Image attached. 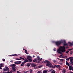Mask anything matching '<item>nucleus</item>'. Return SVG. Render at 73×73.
Segmentation results:
<instances>
[{
	"label": "nucleus",
	"instance_id": "58836bf2",
	"mask_svg": "<svg viewBox=\"0 0 73 73\" xmlns=\"http://www.w3.org/2000/svg\"><path fill=\"white\" fill-rule=\"evenodd\" d=\"M64 42V44L65 43H66V41H65V40H64L63 41Z\"/></svg>",
	"mask_w": 73,
	"mask_h": 73
},
{
	"label": "nucleus",
	"instance_id": "f03ea898",
	"mask_svg": "<svg viewBox=\"0 0 73 73\" xmlns=\"http://www.w3.org/2000/svg\"><path fill=\"white\" fill-rule=\"evenodd\" d=\"M45 62H47L46 64V66H48L49 68H55V66L54 65V66H53L52 64L50 63V62L48 61V60H46V61Z\"/></svg>",
	"mask_w": 73,
	"mask_h": 73
},
{
	"label": "nucleus",
	"instance_id": "c9c22d12",
	"mask_svg": "<svg viewBox=\"0 0 73 73\" xmlns=\"http://www.w3.org/2000/svg\"><path fill=\"white\" fill-rule=\"evenodd\" d=\"M2 60H3V61L4 62V61H5V59H2Z\"/></svg>",
	"mask_w": 73,
	"mask_h": 73
},
{
	"label": "nucleus",
	"instance_id": "09e8293b",
	"mask_svg": "<svg viewBox=\"0 0 73 73\" xmlns=\"http://www.w3.org/2000/svg\"><path fill=\"white\" fill-rule=\"evenodd\" d=\"M64 45H65H65H66V43H64Z\"/></svg>",
	"mask_w": 73,
	"mask_h": 73
},
{
	"label": "nucleus",
	"instance_id": "cd10ccee",
	"mask_svg": "<svg viewBox=\"0 0 73 73\" xmlns=\"http://www.w3.org/2000/svg\"><path fill=\"white\" fill-rule=\"evenodd\" d=\"M32 72H33V71L32 70L30 69V73H32Z\"/></svg>",
	"mask_w": 73,
	"mask_h": 73
},
{
	"label": "nucleus",
	"instance_id": "69168bd1",
	"mask_svg": "<svg viewBox=\"0 0 73 73\" xmlns=\"http://www.w3.org/2000/svg\"><path fill=\"white\" fill-rule=\"evenodd\" d=\"M3 73H7V72H3Z\"/></svg>",
	"mask_w": 73,
	"mask_h": 73
},
{
	"label": "nucleus",
	"instance_id": "6e6552de",
	"mask_svg": "<svg viewBox=\"0 0 73 73\" xmlns=\"http://www.w3.org/2000/svg\"><path fill=\"white\" fill-rule=\"evenodd\" d=\"M68 44H70L69 46H73V44L72 43L69 42H68Z\"/></svg>",
	"mask_w": 73,
	"mask_h": 73
},
{
	"label": "nucleus",
	"instance_id": "a18cd8bd",
	"mask_svg": "<svg viewBox=\"0 0 73 73\" xmlns=\"http://www.w3.org/2000/svg\"><path fill=\"white\" fill-rule=\"evenodd\" d=\"M52 70H53V69H50V72H51V71H52Z\"/></svg>",
	"mask_w": 73,
	"mask_h": 73
},
{
	"label": "nucleus",
	"instance_id": "13d9d810",
	"mask_svg": "<svg viewBox=\"0 0 73 73\" xmlns=\"http://www.w3.org/2000/svg\"><path fill=\"white\" fill-rule=\"evenodd\" d=\"M64 58H67V56H64Z\"/></svg>",
	"mask_w": 73,
	"mask_h": 73
},
{
	"label": "nucleus",
	"instance_id": "4c0bfd02",
	"mask_svg": "<svg viewBox=\"0 0 73 73\" xmlns=\"http://www.w3.org/2000/svg\"><path fill=\"white\" fill-rule=\"evenodd\" d=\"M73 62H71L70 63V64H72V65H73Z\"/></svg>",
	"mask_w": 73,
	"mask_h": 73
},
{
	"label": "nucleus",
	"instance_id": "ddd939ff",
	"mask_svg": "<svg viewBox=\"0 0 73 73\" xmlns=\"http://www.w3.org/2000/svg\"><path fill=\"white\" fill-rule=\"evenodd\" d=\"M27 58H29V59H30V58H32V57L29 56H27Z\"/></svg>",
	"mask_w": 73,
	"mask_h": 73
},
{
	"label": "nucleus",
	"instance_id": "603ef678",
	"mask_svg": "<svg viewBox=\"0 0 73 73\" xmlns=\"http://www.w3.org/2000/svg\"><path fill=\"white\" fill-rule=\"evenodd\" d=\"M6 73H10V72H9V71H8L6 72Z\"/></svg>",
	"mask_w": 73,
	"mask_h": 73
},
{
	"label": "nucleus",
	"instance_id": "c03bdc74",
	"mask_svg": "<svg viewBox=\"0 0 73 73\" xmlns=\"http://www.w3.org/2000/svg\"><path fill=\"white\" fill-rule=\"evenodd\" d=\"M2 67V66H0V69H2V68H1Z\"/></svg>",
	"mask_w": 73,
	"mask_h": 73
},
{
	"label": "nucleus",
	"instance_id": "9b49d317",
	"mask_svg": "<svg viewBox=\"0 0 73 73\" xmlns=\"http://www.w3.org/2000/svg\"><path fill=\"white\" fill-rule=\"evenodd\" d=\"M12 69H13V71L14 72H15V71L16 70V68H15V67H12Z\"/></svg>",
	"mask_w": 73,
	"mask_h": 73
},
{
	"label": "nucleus",
	"instance_id": "bf43d9fd",
	"mask_svg": "<svg viewBox=\"0 0 73 73\" xmlns=\"http://www.w3.org/2000/svg\"><path fill=\"white\" fill-rule=\"evenodd\" d=\"M17 73H20L19 71H17Z\"/></svg>",
	"mask_w": 73,
	"mask_h": 73
},
{
	"label": "nucleus",
	"instance_id": "7ed1b4c3",
	"mask_svg": "<svg viewBox=\"0 0 73 73\" xmlns=\"http://www.w3.org/2000/svg\"><path fill=\"white\" fill-rule=\"evenodd\" d=\"M62 43H63V41H62V40L57 41L55 42L56 45V46H58L60 45H61Z\"/></svg>",
	"mask_w": 73,
	"mask_h": 73
},
{
	"label": "nucleus",
	"instance_id": "72a5a7b5",
	"mask_svg": "<svg viewBox=\"0 0 73 73\" xmlns=\"http://www.w3.org/2000/svg\"><path fill=\"white\" fill-rule=\"evenodd\" d=\"M73 52V51H71L70 52V54H72Z\"/></svg>",
	"mask_w": 73,
	"mask_h": 73
},
{
	"label": "nucleus",
	"instance_id": "393cba45",
	"mask_svg": "<svg viewBox=\"0 0 73 73\" xmlns=\"http://www.w3.org/2000/svg\"><path fill=\"white\" fill-rule=\"evenodd\" d=\"M70 58V57H69L68 58H67L66 59V60H67V61H69Z\"/></svg>",
	"mask_w": 73,
	"mask_h": 73
},
{
	"label": "nucleus",
	"instance_id": "0e129e2a",
	"mask_svg": "<svg viewBox=\"0 0 73 73\" xmlns=\"http://www.w3.org/2000/svg\"><path fill=\"white\" fill-rule=\"evenodd\" d=\"M33 57H35V56L33 55Z\"/></svg>",
	"mask_w": 73,
	"mask_h": 73
},
{
	"label": "nucleus",
	"instance_id": "680f3d73",
	"mask_svg": "<svg viewBox=\"0 0 73 73\" xmlns=\"http://www.w3.org/2000/svg\"><path fill=\"white\" fill-rule=\"evenodd\" d=\"M63 55L62 54L60 55V56H62Z\"/></svg>",
	"mask_w": 73,
	"mask_h": 73
},
{
	"label": "nucleus",
	"instance_id": "7c9ffc66",
	"mask_svg": "<svg viewBox=\"0 0 73 73\" xmlns=\"http://www.w3.org/2000/svg\"><path fill=\"white\" fill-rule=\"evenodd\" d=\"M64 59H60V61L61 62V61H64Z\"/></svg>",
	"mask_w": 73,
	"mask_h": 73
},
{
	"label": "nucleus",
	"instance_id": "a878e982",
	"mask_svg": "<svg viewBox=\"0 0 73 73\" xmlns=\"http://www.w3.org/2000/svg\"><path fill=\"white\" fill-rule=\"evenodd\" d=\"M12 66H13L14 68H15L16 66V64H13Z\"/></svg>",
	"mask_w": 73,
	"mask_h": 73
},
{
	"label": "nucleus",
	"instance_id": "423d86ee",
	"mask_svg": "<svg viewBox=\"0 0 73 73\" xmlns=\"http://www.w3.org/2000/svg\"><path fill=\"white\" fill-rule=\"evenodd\" d=\"M21 62H22L21 61H17V62H15L14 63L15 64H20Z\"/></svg>",
	"mask_w": 73,
	"mask_h": 73
},
{
	"label": "nucleus",
	"instance_id": "a19ab883",
	"mask_svg": "<svg viewBox=\"0 0 73 73\" xmlns=\"http://www.w3.org/2000/svg\"><path fill=\"white\" fill-rule=\"evenodd\" d=\"M72 49H68V50H70H70H72Z\"/></svg>",
	"mask_w": 73,
	"mask_h": 73
},
{
	"label": "nucleus",
	"instance_id": "6e6d98bb",
	"mask_svg": "<svg viewBox=\"0 0 73 73\" xmlns=\"http://www.w3.org/2000/svg\"><path fill=\"white\" fill-rule=\"evenodd\" d=\"M40 61H38L37 62V63H40Z\"/></svg>",
	"mask_w": 73,
	"mask_h": 73
},
{
	"label": "nucleus",
	"instance_id": "5fc2aeb1",
	"mask_svg": "<svg viewBox=\"0 0 73 73\" xmlns=\"http://www.w3.org/2000/svg\"><path fill=\"white\" fill-rule=\"evenodd\" d=\"M59 64H60V65H62V63H60Z\"/></svg>",
	"mask_w": 73,
	"mask_h": 73
},
{
	"label": "nucleus",
	"instance_id": "39448f33",
	"mask_svg": "<svg viewBox=\"0 0 73 73\" xmlns=\"http://www.w3.org/2000/svg\"><path fill=\"white\" fill-rule=\"evenodd\" d=\"M37 58L38 59L37 60H38V61H42V58H40L39 56H37Z\"/></svg>",
	"mask_w": 73,
	"mask_h": 73
},
{
	"label": "nucleus",
	"instance_id": "e2e57ef3",
	"mask_svg": "<svg viewBox=\"0 0 73 73\" xmlns=\"http://www.w3.org/2000/svg\"><path fill=\"white\" fill-rule=\"evenodd\" d=\"M13 60H11L10 61V62H13Z\"/></svg>",
	"mask_w": 73,
	"mask_h": 73
},
{
	"label": "nucleus",
	"instance_id": "f8f14e48",
	"mask_svg": "<svg viewBox=\"0 0 73 73\" xmlns=\"http://www.w3.org/2000/svg\"><path fill=\"white\" fill-rule=\"evenodd\" d=\"M35 62L36 63H37V60L36 59H35L33 61V62Z\"/></svg>",
	"mask_w": 73,
	"mask_h": 73
},
{
	"label": "nucleus",
	"instance_id": "49530a36",
	"mask_svg": "<svg viewBox=\"0 0 73 73\" xmlns=\"http://www.w3.org/2000/svg\"><path fill=\"white\" fill-rule=\"evenodd\" d=\"M65 48V49H67L68 48H69V47H66Z\"/></svg>",
	"mask_w": 73,
	"mask_h": 73
},
{
	"label": "nucleus",
	"instance_id": "8fccbe9b",
	"mask_svg": "<svg viewBox=\"0 0 73 73\" xmlns=\"http://www.w3.org/2000/svg\"><path fill=\"white\" fill-rule=\"evenodd\" d=\"M37 67H34L35 69H37Z\"/></svg>",
	"mask_w": 73,
	"mask_h": 73
},
{
	"label": "nucleus",
	"instance_id": "20e7f679",
	"mask_svg": "<svg viewBox=\"0 0 73 73\" xmlns=\"http://www.w3.org/2000/svg\"><path fill=\"white\" fill-rule=\"evenodd\" d=\"M5 68H4L3 69V70H4V71H9V68H8V67L7 66H5Z\"/></svg>",
	"mask_w": 73,
	"mask_h": 73
},
{
	"label": "nucleus",
	"instance_id": "f704fd0d",
	"mask_svg": "<svg viewBox=\"0 0 73 73\" xmlns=\"http://www.w3.org/2000/svg\"><path fill=\"white\" fill-rule=\"evenodd\" d=\"M37 72L38 73H41V72L40 71H39Z\"/></svg>",
	"mask_w": 73,
	"mask_h": 73
},
{
	"label": "nucleus",
	"instance_id": "6ab92c4d",
	"mask_svg": "<svg viewBox=\"0 0 73 73\" xmlns=\"http://www.w3.org/2000/svg\"><path fill=\"white\" fill-rule=\"evenodd\" d=\"M66 65H68V66H69L70 65L69 63L68 62V61H66Z\"/></svg>",
	"mask_w": 73,
	"mask_h": 73
},
{
	"label": "nucleus",
	"instance_id": "412c9836",
	"mask_svg": "<svg viewBox=\"0 0 73 73\" xmlns=\"http://www.w3.org/2000/svg\"><path fill=\"white\" fill-rule=\"evenodd\" d=\"M25 53H26V54H29V53L28 52H27V50H25Z\"/></svg>",
	"mask_w": 73,
	"mask_h": 73
},
{
	"label": "nucleus",
	"instance_id": "2f4dec72",
	"mask_svg": "<svg viewBox=\"0 0 73 73\" xmlns=\"http://www.w3.org/2000/svg\"><path fill=\"white\" fill-rule=\"evenodd\" d=\"M25 62H26V63L27 62H28V60L27 59H25Z\"/></svg>",
	"mask_w": 73,
	"mask_h": 73
},
{
	"label": "nucleus",
	"instance_id": "de8ad7c7",
	"mask_svg": "<svg viewBox=\"0 0 73 73\" xmlns=\"http://www.w3.org/2000/svg\"><path fill=\"white\" fill-rule=\"evenodd\" d=\"M10 73H13V71L11 70L10 71Z\"/></svg>",
	"mask_w": 73,
	"mask_h": 73
},
{
	"label": "nucleus",
	"instance_id": "5701e85b",
	"mask_svg": "<svg viewBox=\"0 0 73 73\" xmlns=\"http://www.w3.org/2000/svg\"><path fill=\"white\" fill-rule=\"evenodd\" d=\"M15 60H21L22 61L23 60H21V59L17 58H15Z\"/></svg>",
	"mask_w": 73,
	"mask_h": 73
},
{
	"label": "nucleus",
	"instance_id": "0eeeda50",
	"mask_svg": "<svg viewBox=\"0 0 73 73\" xmlns=\"http://www.w3.org/2000/svg\"><path fill=\"white\" fill-rule=\"evenodd\" d=\"M69 69L70 70H73V67H72V66H69Z\"/></svg>",
	"mask_w": 73,
	"mask_h": 73
},
{
	"label": "nucleus",
	"instance_id": "473e14b6",
	"mask_svg": "<svg viewBox=\"0 0 73 73\" xmlns=\"http://www.w3.org/2000/svg\"><path fill=\"white\" fill-rule=\"evenodd\" d=\"M42 67V66H38V68H41Z\"/></svg>",
	"mask_w": 73,
	"mask_h": 73
},
{
	"label": "nucleus",
	"instance_id": "4be33fe9",
	"mask_svg": "<svg viewBox=\"0 0 73 73\" xmlns=\"http://www.w3.org/2000/svg\"><path fill=\"white\" fill-rule=\"evenodd\" d=\"M0 65L1 66H2V67H3V65H4V64H3L2 63V64H0Z\"/></svg>",
	"mask_w": 73,
	"mask_h": 73
},
{
	"label": "nucleus",
	"instance_id": "4468645a",
	"mask_svg": "<svg viewBox=\"0 0 73 73\" xmlns=\"http://www.w3.org/2000/svg\"><path fill=\"white\" fill-rule=\"evenodd\" d=\"M73 57H71L70 58V62H72L73 61Z\"/></svg>",
	"mask_w": 73,
	"mask_h": 73
},
{
	"label": "nucleus",
	"instance_id": "052dcab7",
	"mask_svg": "<svg viewBox=\"0 0 73 73\" xmlns=\"http://www.w3.org/2000/svg\"><path fill=\"white\" fill-rule=\"evenodd\" d=\"M23 50H25H25H25V49L24 48H23Z\"/></svg>",
	"mask_w": 73,
	"mask_h": 73
},
{
	"label": "nucleus",
	"instance_id": "37998d69",
	"mask_svg": "<svg viewBox=\"0 0 73 73\" xmlns=\"http://www.w3.org/2000/svg\"><path fill=\"white\" fill-rule=\"evenodd\" d=\"M62 58H65V56H62L61 57Z\"/></svg>",
	"mask_w": 73,
	"mask_h": 73
},
{
	"label": "nucleus",
	"instance_id": "f257e3e1",
	"mask_svg": "<svg viewBox=\"0 0 73 73\" xmlns=\"http://www.w3.org/2000/svg\"><path fill=\"white\" fill-rule=\"evenodd\" d=\"M66 52V49H65V46L64 44L63 46H60L59 48L57 50V52L60 54H62V53H64Z\"/></svg>",
	"mask_w": 73,
	"mask_h": 73
},
{
	"label": "nucleus",
	"instance_id": "79ce46f5",
	"mask_svg": "<svg viewBox=\"0 0 73 73\" xmlns=\"http://www.w3.org/2000/svg\"><path fill=\"white\" fill-rule=\"evenodd\" d=\"M53 50H54V51H56V48H55Z\"/></svg>",
	"mask_w": 73,
	"mask_h": 73
},
{
	"label": "nucleus",
	"instance_id": "4d7b16f0",
	"mask_svg": "<svg viewBox=\"0 0 73 73\" xmlns=\"http://www.w3.org/2000/svg\"><path fill=\"white\" fill-rule=\"evenodd\" d=\"M28 72V71H26L25 72V73H27V72Z\"/></svg>",
	"mask_w": 73,
	"mask_h": 73
},
{
	"label": "nucleus",
	"instance_id": "ea45409f",
	"mask_svg": "<svg viewBox=\"0 0 73 73\" xmlns=\"http://www.w3.org/2000/svg\"><path fill=\"white\" fill-rule=\"evenodd\" d=\"M23 65H24V64H21V66H23Z\"/></svg>",
	"mask_w": 73,
	"mask_h": 73
},
{
	"label": "nucleus",
	"instance_id": "dca6fc26",
	"mask_svg": "<svg viewBox=\"0 0 73 73\" xmlns=\"http://www.w3.org/2000/svg\"><path fill=\"white\" fill-rule=\"evenodd\" d=\"M47 72H48L47 70H44L43 72V73H47Z\"/></svg>",
	"mask_w": 73,
	"mask_h": 73
},
{
	"label": "nucleus",
	"instance_id": "f3484780",
	"mask_svg": "<svg viewBox=\"0 0 73 73\" xmlns=\"http://www.w3.org/2000/svg\"><path fill=\"white\" fill-rule=\"evenodd\" d=\"M27 60H29V61L30 62H31L32 61V59H29V58H27Z\"/></svg>",
	"mask_w": 73,
	"mask_h": 73
},
{
	"label": "nucleus",
	"instance_id": "1a4fd4ad",
	"mask_svg": "<svg viewBox=\"0 0 73 73\" xmlns=\"http://www.w3.org/2000/svg\"><path fill=\"white\" fill-rule=\"evenodd\" d=\"M56 67V68H61V66L60 65H54Z\"/></svg>",
	"mask_w": 73,
	"mask_h": 73
},
{
	"label": "nucleus",
	"instance_id": "bb28decb",
	"mask_svg": "<svg viewBox=\"0 0 73 73\" xmlns=\"http://www.w3.org/2000/svg\"><path fill=\"white\" fill-rule=\"evenodd\" d=\"M55 72L54 71V70H53L51 72V73H55Z\"/></svg>",
	"mask_w": 73,
	"mask_h": 73
},
{
	"label": "nucleus",
	"instance_id": "aec40b11",
	"mask_svg": "<svg viewBox=\"0 0 73 73\" xmlns=\"http://www.w3.org/2000/svg\"><path fill=\"white\" fill-rule=\"evenodd\" d=\"M11 56H17L18 55H17V54H15L13 55H11Z\"/></svg>",
	"mask_w": 73,
	"mask_h": 73
},
{
	"label": "nucleus",
	"instance_id": "c756f323",
	"mask_svg": "<svg viewBox=\"0 0 73 73\" xmlns=\"http://www.w3.org/2000/svg\"><path fill=\"white\" fill-rule=\"evenodd\" d=\"M53 61L54 62V63H56V62H57V61H56V60H53Z\"/></svg>",
	"mask_w": 73,
	"mask_h": 73
},
{
	"label": "nucleus",
	"instance_id": "774afa93",
	"mask_svg": "<svg viewBox=\"0 0 73 73\" xmlns=\"http://www.w3.org/2000/svg\"><path fill=\"white\" fill-rule=\"evenodd\" d=\"M72 43L73 44V41L72 42Z\"/></svg>",
	"mask_w": 73,
	"mask_h": 73
},
{
	"label": "nucleus",
	"instance_id": "864d4df0",
	"mask_svg": "<svg viewBox=\"0 0 73 73\" xmlns=\"http://www.w3.org/2000/svg\"><path fill=\"white\" fill-rule=\"evenodd\" d=\"M57 59H58V60H60L59 58H57Z\"/></svg>",
	"mask_w": 73,
	"mask_h": 73
},
{
	"label": "nucleus",
	"instance_id": "e433bc0d",
	"mask_svg": "<svg viewBox=\"0 0 73 73\" xmlns=\"http://www.w3.org/2000/svg\"><path fill=\"white\" fill-rule=\"evenodd\" d=\"M69 51H67L66 52V53H69Z\"/></svg>",
	"mask_w": 73,
	"mask_h": 73
},
{
	"label": "nucleus",
	"instance_id": "338daca9",
	"mask_svg": "<svg viewBox=\"0 0 73 73\" xmlns=\"http://www.w3.org/2000/svg\"><path fill=\"white\" fill-rule=\"evenodd\" d=\"M59 57L60 58V57H61L60 56H59Z\"/></svg>",
	"mask_w": 73,
	"mask_h": 73
},
{
	"label": "nucleus",
	"instance_id": "b1692460",
	"mask_svg": "<svg viewBox=\"0 0 73 73\" xmlns=\"http://www.w3.org/2000/svg\"><path fill=\"white\" fill-rule=\"evenodd\" d=\"M20 59H22V60H25V59H24V58H22L21 57H20Z\"/></svg>",
	"mask_w": 73,
	"mask_h": 73
},
{
	"label": "nucleus",
	"instance_id": "a211bd4d",
	"mask_svg": "<svg viewBox=\"0 0 73 73\" xmlns=\"http://www.w3.org/2000/svg\"><path fill=\"white\" fill-rule=\"evenodd\" d=\"M62 72H63V73H65L66 72V70H65V69H63L62 71Z\"/></svg>",
	"mask_w": 73,
	"mask_h": 73
},
{
	"label": "nucleus",
	"instance_id": "3c124183",
	"mask_svg": "<svg viewBox=\"0 0 73 73\" xmlns=\"http://www.w3.org/2000/svg\"><path fill=\"white\" fill-rule=\"evenodd\" d=\"M66 45L67 46H69L68 45V44H66Z\"/></svg>",
	"mask_w": 73,
	"mask_h": 73
},
{
	"label": "nucleus",
	"instance_id": "2eb2a0df",
	"mask_svg": "<svg viewBox=\"0 0 73 73\" xmlns=\"http://www.w3.org/2000/svg\"><path fill=\"white\" fill-rule=\"evenodd\" d=\"M31 63H27V66L28 67H29V66L31 65Z\"/></svg>",
	"mask_w": 73,
	"mask_h": 73
},
{
	"label": "nucleus",
	"instance_id": "9d476101",
	"mask_svg": "<svg viewBox=\"0 0 73 73\" xmlns=\"http://www.w3.org/2000/svg\"><path fill=\"white\" fill-rule=\"evenodd\" d=\"M31 66L32 67H35V66H36V64L33 63L31 64Z\"/></svg>",
	"mask_w": 73,
	"mask_h": 73
},
{
	"label": "nucleus",
	"instance_id": "c85d7f7f",
	"mask_svg": "<svg viewBox=\"0 0 73 73\" xmlns=\"http://www.w3.org/2000/svg\"><path fill=\"white\" fill-rule=\"evenodd\" d=\"M26 63V62L24 61L22 63V64H25Z\"/></svg>",
	"mask_w": 73,
	"mask_h": 73
}]
</instances>
